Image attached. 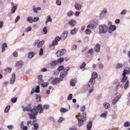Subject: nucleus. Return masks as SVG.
Instances as JSON below:
<instances>
[{
    "label": "nucleus",
    "mask_w": 130,
    "mask_h": 130,
    "mask_svg": "<svg viewBox=\"0 0 130 130\" xmlns=\"http://www.w3.org/2000/svg\"><path fill=\"white\" fill-rule=\"evenodd\" d=\"M48 84V83L47 82L46 83H43V82L41 84V85L43 87H46Z\"/></svg>",
    "instance_id": "e433bc0d"
},
{
    "label": "nucleus",
    "mask_w": 130,
    "mask_h": 130,
    "mask_svg": "<svg viewBox=\"0 0 130 130\" xmlns=\"http://www.w3.org/2000/svg\"><path fill=\"white\" fill-rule=\"evenodd\" d=\"M64 67L62 65L60 66H59L57 69L58 70L59 72H60V71L62 70H63L64 69Z\"/></svg>",
    "instance_id": "f704fd0d"
},
{
    "label": "nucleus",
    "mask_w": 130,
    "mask_h": 130,
    "mask_svg": "<svg viewBox=\"0 0 130 130\" xmlns=\"http://www.w3.org/2000/svg\"><path fill=\"white\" fill-rule=\"evenodd\" d=\"M40 87L39 86H37L36 87V89L35 90V92L36 93H39L40 92Z\"/></svg>",
    "instance_id": "a18cd8bd"
},
{
    "label": "nucleus",
    "mask_w": 130,
    "mask_h": 130,
    "mask_svg": "<svg viewBox=\"0 0 130 130\" xmlns=\"http://www.w3.org/2000/svg\"><path fill=\"white\" fill-rule=\"evenodd\" d=\"M13 56L15 57H17L18 54L17 52L16 51H15L14 52L13 54Z\"/></svg>",
    "instance_id": "774afa93"
},
{
    "label": "nucleus",
    "mask_w": 130,
    "mask_h": 130,
    "mask_svg": "<svg viewBox=\"0 0 130 130\" xmlns=\"http://www.w3.org/2000/svg\"><path fill=\"white\" fill-rule=\"evenodd\" d=\"M89 40V38L88 37H86L84 38V42H87Z\"/></svg>",
    "instance_id": "680f3d73"
},
{
    "label": "nucleus",
    "mask_w": 130,
    "mask_h": 130,
    "mask_svg": "<svg viewBox=\"0 0 130 130\" xmlns=\"http://www.w3.org/2000/svg\"><path fill=\"white\" fill-rule=\"evenodd\" d=\"M15 74L14 73H13L12 74V77L10 80V84H13L15 82Z\"/></svg>",
    "instance_id": "4468645a"
},
{
    "label": "nucleus",
    "mask_w": 130,
    "mask_h": 130,
    "mask_svg": "<svg viewBox=\"0 0 130 130\" xmlns=\"http://www.w3.org/2000/svg\"><path fill=\"white\" fill-rule=\"evenodd\" d=\"M32 10L35 13H37V8H35V6H33Z\"/></svg>",
    "instance_id": "4d7b16f0"
},
{
    "label": "nucleus",
    "mask_w": 130,
    "mask_h": 130,
    "mask_svg": "<svg viewBox=\"0 0 130 130\" xmlns=\"http://www.w3.org/2000/svg\"><path fill=\"white\" fill-rule=\"evenodd\" d=\"M14 127L12 125H9L7 126L8 128L10 130L14 128Z\"/></svg>",
    "instance_id": "de8ad7c7"
},
{
    "label": "nucleus",
    "mask_w": 130,
    "mask_h": 130,
    "mask_svg": "<svg viewBox=\"0 0 130 130\" xmlns=\"http://www.w3.org/2000/svg\"><path fill=\"white\" fill-rule=\"evenodd\" d=\"M116 26L115 25L111 26L108 28V32L110 33H111L113 31H114L116 29Z\"/></svg>",
    "instance_id": "ddd939ff"
},
{
    "label": "nucleus",
    "mask_w": 130,
    "mask_h": 130,
    "mask_svg": "<svg viewBox=\"0 0 130 130\" xmlns=\"http://www.w3.org/2000/svg\"><path fill=\"white\" fill-rule=\"evenodd\" d=\"M101 49V45L99 44H96L95 46L94 49L95 51L97 53L100 52Z\"/></svg>",
    "instance_id": "2eb2a0df"
},
{
    "label": "nucleus",
    "mask_w": 130,
    "mask_h": 130,
    "mask_svg": "<svg viewBox=\"0 0 130 130\" xmlns=\"http://www.w3.org/2000/svg\"><path fill=\"white\" fill-rule=\"evenodd\" d=\"M95 83V79L94 78H91L89 82L88 83L87 86L89 87H92L94 84Z\"/></svg>",
    "instance_id": "9b49d317"
},
{
    "label": "nucleus",
    "mask_w": 130,
    "mask_h": 130,
    "mask_svg": "<svg viewBox=\"0 0 130 130\" xmlns=\"http://www.w3.org/2000/svg\"><path fill=\"white\" fill-rule=\"evenodd\" d=\"M43 53V50L42 48H41L39 50V55L40 56H42Z\"/></svg>",
    "instance_id": "49530a36"
},
{
    "label": "nucleus",
    "mask_w": 130,
    "mask_h": 130,
    "mask_svg": "<svg viewBox=\"0 0 130 130\" xmlns=\"http://www.w3.org/2000/svg\"><path fill=\"white\" fill-rule=\"evenodd\" d=\"M107 12V10L106 9L104 8L103 10L101 11L100 14V18L101 19H102L104 17V14Z\"/></svg>",
    "instance_id": "f8f14e48"
},
{
    "label": "nucleus",
    "mask_w": 130,
    "mask_h": 130,
    "mask_svg": "<svg viewBox=\"0 0 130 130\" xmlns=\"http://www.w3.org/2000/svg\"><path fill=\"white\" fill-rule=\"evenodd\" d=\"M82 118L78 119V126L80 127L83 124L84 122H85L86 120V113L85 112L82 113L81 115Z\"/></svg>",
    "instance_id": "20e7f679"
},
{
    "label": "nucleus",
    "mask_w": 130,
    "mask_h": 130,
    "mask_svg": "<svg viewBox=\"0 0 130 130\" xmlns=\"http://www.w3.org/2000/svg\"><path fill=\"white\" fill-rule=\"evenodd\" d=\"M91 32V31L90 29H87L85 31V34L87 35H89Z\"/></svg>",
    "instance_id": "a19ab883"
},
{
    "label": "nucleus",
    "mask_w": 130,
    "mask_h": 130,
    "mask_svg": "<svg viewBox=\"0 0 130 130\" xmlns=\"http://www.w3.org/2000/svg\"><path fill=\"white\" fill-rule=\"evenodd\" d=\"M130 125V123L128 121H127L124 122L123 125L125 127L129 126Z\"/></svg>",
    "instance_id": "79ce46f5"
},
{
    "label": "nucleus",
    "mask_w": 130,
    "mask_h": 130,
    "mask_svg": "<svg viewBox=\"0 0 130 130\" xmlns=\"http://www.w3.org/2000/svg\"><path fill=\"white\" fill-rule=\"evenodd\" d=\"M34 56L33 52H31L29 53L28 55V57L29 58L31 59Z\"/></svg>",
    "instance_id": "7c9ffc66"
},
{
    "label": "nucleus",
    "mask_w": 130,
    "mask_h": 130,
    "mask_svg": "<svg viewBox=\"0 0 130 130\" xmlns=\"http://www.w3.org/2000/svg\"><path fill=\"white\" fill-rule=\"evenodd\" d=\"M75 80H72L70 82V84L72 86H74L75 85Z\"/></svg>",
    "instance_id": "37998d69"
},
{
    "label": "nucleus",
    "mask_w": 130,
    "mask_h": 130,
    "mask_svg": "<svg viewBox=\"0 0 130 130\" xmlns=\"http://www.w3.org/2000/svg\"><path fill=\"white\" fill-rule=\"evenodd\" d=\"M108 27L105 24L100 25H99V32L100 34H105L108 31Z\"/></svg>",
    "instance_id": "7ed1b4c3"
},
{
    "label": "nucleus",
    "mask_w": 130,
    "mask_h": 130,
    "mask_svg": "<svg viewBox=\"0 0 130 130\" xmlns=\"http://www.w3.org/2000/svg\"><path fill=\"white\" fill-rule=\"evenodd\" d=\"M92 121H90L87 123V127L88 130H90L92 126Z\"/></svg>",
    "instance_id": "6ab92c4d"
},
{
    "label": "nucleus",
    "mask_w": 130,
    "mask_h": 130,
    "mask_svg": "<svg viewBox=\"0 0 130 130\" xmlns=\"http://www.w3.org/2000/svg\"><path fill=\"white\" fill-rule=\"evenodd\" d=\"M67 72H65L63 70L60 73L59 77L60 78H63L67 75Z\"/></svg>",
    "instance_id": "aec40b11"
},
{
    "label": "nucleus",
    "mask_w": 130,
    "mask_h": 130,
    "mask_svg": "<svg viewBox=\"0 0 130 130\" xmlns=\"http://www.w3.org/2000/svg\"><path fill=\"white\" fill-rule=\"evenodd\" d=\"M23 64V62L22 60L18 61L16 63L15 66L18 68H21Z\"/></svg>",
    "instance_id": "f3484780"
},
{
    "label": "nucleus",
    "mask_w": 130,
    "mask_h": 130,
    "mask_svg": "<svg viewBox=\"0 0 130 130\" xmlns=\"http://www.w3.org/2000/svg\"><path fill=\"white\" fill-rule=\"evenodd\" d=\"M77 31V29L76 28H75L71 31L70 33L72 35H74L76 34Z\"/></svg>",
    "instance_id": "b1692460"
},
{
    "label": "nucleus",
    "mask_w": 130,
    "mask_h": 130,
    "mask_svg": "<svg viewBox=\"0 0 130 130\" xmlns=\"http://www.w3.org/2000/svg\"><path fill=\"white\" fill-rule=\"evenodd\" d=\"M66 52V51L64 49H61L58 50L56 53V54L57 57H60L63 56Z\"/></svg>",
    "instance_id": "423d86ee"
},
{
    "label": "nucleus",
    "mask_w": 130,
    "mask_h": 130,
    "mask_svg": "<svg viewBox=\"0 0 130 130\" xmlns=\"http://www.w3.org/2000/svg\"><path fill=\"white\" fill-rule=\"evenodd\" d=\"M95 27V25L93 24H91L88 25L87 26V28H89L92 29H93Z\"/></svg>",
    "instance_id": "2f4dec72"
},
{
    "label": "nucleus",
    "mask_w": 130,
    "mask_h": 130,
    "mask_svg": "<svg viewBox=\"0 0 130 130\" xmlns=\"http://www.w3.org/2000/svg\"><path fill=\"white\" fill-rule=\"evenodd\" d=\"M98 77V74L95 72H93L92 74V78L95 79Z\"/></svg>",
    "instance_id": "a878e982"
},
{
    "label": "nucleus",
    "mask_w": 130,
    "mask_h": 130,
    "mask_svg": "<svg viewBox=\"0 0 130 130\" xmlns=\"http://www.w3.org/2000/svg\"><path fill=\"white\" fill-rule=\"evenodd\" d=\"M64 120V118L63 117H61L58 120V122L59 123H60L62 121Z\"/></svg>",
    "instance_id": "052dcab7"
},
{
    "label": "nucleus",
    "mask_w": 130,
    "mask_h": 130,
    "mask_svg": "<svg viewBox=\"0 0 130 130\" xmlns=\"http://www.w3.org/2000/svg\"><path fill=\"white\" fill-rule=\"evenodd\" d=\"M44 42L45 41L44 40H42L40 41V40H39V42L38 44L37 45V47H38L39 48L42 46L44 43Z\"/></svg>",
    "instance_id": "4be33fe9"
},
{
    "label": "nucleus",
    "mask_w": 130,
    "mask_h": 130,
    "mask_svg": "<svg viewBox=\"0 0 130 130\" xmlns=\"http://www.w3.org/2000/svg\"><path fill=\"white\" fill-rule=\"evenodd\" d=\"M86 66V63L85 62H84L83 63L82 65L80 66L79 68L80 69L84 68Z\"/></svg>",
    "instance_id": "8fccbe9b"
},
{
    "label": "nucleus",
    "mask_w": 130,
    "mask_h": 130,
    "mask_svg": "<svg viewBox=\"0 0 130 130\" xmlns=\"http://www.w3.org/2000/svg\"><path fill=\"white\" fill-rule=\"evenodd\" d=\"M69 24L72 26L74 27L75 24V21L73 19H70L69 21Z\"/></svg>",
    "instance_id": "a211bd4d"
},
{
    "label": "nucleus",
    "mask_w": 130,
    "mask_h": 130,
    "mask_svg": "<svg viewBox=\"0 0 130 130\" xmlns=\"http://www.w3.org/2000/svg\"><path fill=\"white\" fill-rule=\"evenodd\" d=\"M93 49L92 48H91L89 49L87 52V53L88 54H92L93 53Z\"/></svg>",
    "instance_id": "c9c22d12"
},
{
    "label": "nucleus",
    "mask_w": 130,
    "mask_h": 130,
    "mask_svg": "<svg viewBox=\"0 0 130 130\" xmlns=\"http://www.w3.org/2000/svg\"><path fill=\"white\" fill-rule=\"evenodd\" d=\"M63 79L60 78H56L53 79L51 83L53 85H55L60 83V81H62Z\"/></svg>",
    "instance_id": "1a4fd4ad"
},
{
    "label": "nucleus",
    "mask_w": 130,
    "mask_h": 130,
    "mask_svg": "<svg viewBox=\"0 0 130 130\" xmlns=\"http://www.w3.org/2000/svg\"><path fill=\"white\" fill-rule=\"evenodd\" d=\"M72 95H73L72 94H69L67 97V100H71L72 99Z\"/></svg>",
    "instance_id": "6e6d98bb"
},
{
    "label": "nucleus",
    "mask_w": 130,
    "mask_h": 130,
    "mask_svg": "<svg viewBox=\"0 0 130 130\" xmlns=\"http://www.w3.org/2000/svg\"><path fill=\"white\" fill-rule=\"evenodd\" d=\"M98 67L99 69H103L104 67L103 64L102 63H100L98 65Z\"/></svg>",
    "instance_id": "09e8293b"
},
{
    "label": "nucleus",
    "mask_w": 130,
    "mask_h": 130,
    "mask_svg": "<svg viewBox=\"0 0 130 130\" xmlns=\"http://www.w3.org/2000/svg\"><path fill=\"white\" fill-rule=\"evenodd\" d=\"M61 2L60 0H57L56 1V4L58 5H61Z\"/></svg>",
    "instance_id": "3c124183"
},
{
    "label": "nucleus",
    "mask_w": 130,
    "mask_h": 130,
    "mask_svg": "<svg viewBox=\"0 0 130 130\" xmlns=\"http://www.w3.org/2000/svg\"><path fill=\"white\" fill-rule=\"evenodd\" d=\"M121 96V94H119L118 96H117L116 98H115L112 100V103L113 104H115L118 100L120 98V97Z\"/></svg>",
    "instance_id": "dca6fc26"
},
{
    "label": "nucleus",
    "mask_w": 130,
    "mask_h": 130,
    "mask_svg": "<svg viewBox=\"0 0 130 130\" xmlns=\"http://www.w3.org/2000/svg\"><path fill=\"white\" fill-rule=\"evenodd\" d=\"M103 106L106 109H108L109 108L110 105L108 103L105 102L104 103Z\"/></svg>",
    "instance_id": "bb28decb"
},
{
    "label": "nucleus",
    "mask_w": 130,
    "mask_h": 130,
    "mask_svg": "<svg viewBox=\"0 0 130 130\" xmlns=\"http://www.w3.org/2000/svg\"><path fill=\"white\" fill-rule=\"evenodd\" d=\"M27 21L30 23H32L33 22V20L32 17L30 16L28 17L27 19Z\"/></svg>",
    "instance_id": "473e14b6"
},
{
    "label": "nucleus",
    "mask_w": 130,
    "mask_h": 130,
    "mask_svg": "<svg viewBox=\"0 0 130 130\" xmlns=\"http://www.w3.org/2000/svg\"><path fill=\"white\" fill-rule=\"evenodd\" d=\"M64 60V59L63 58H60L57 60L58 62V63H61L63 62Z\"/></svg>",
    "instance_id": "ea45409f"
},
{
    "label": "nucleus",
    "mask_w": 130,
    "mask_h": 130,
    "mask_svg": "<svg viewBox=\"0 0 130 130\" xmlns=\"http://www.w3.org/2000/svg\"><path fill=\"white\" fill-rule=\"evenodd\" d=\"M43 108L45 109H47L49 108V107L48 105H44L43 106Z\"/></svg>",
    "instance_id": "603ef678"
},
{
    "label": "nucleus",
    "mask_w": 130,
    "mask_h": 130,
    "mask_svg": "<svg viewBox=\"0 0 130 130\" xmlns=\"http://www.w3.org/2000/svg\"><path fill=\"white\" fill-rule=\"evenodd\" d=\"M129 81L127 80L125 84L123 86V84H121L120 82H119L118 84L116 85V88L114 89V90L115 91H117L119 90L120 89H121L123 88L124 87V89L126 90L127 89L129 85Z\"/></svg>",
    "instance_id": "f03ea898"
},
{
    "label": "nucleus",
    "mask_w": 130,
    "mask_h": 130,
    "mask_svg": "<svg viewBox=\"0 0 130 130\" xmlns=\"http://www.w3.org/2000/svg\"><path fill=\"white\" fill-rule=\"evenodd\" d=\"M39 18L38 17H36L34 18L33 20V21L36 22L39 20Z\"/></svg>",
    "instance_id": "13d9d810"
},
{
    "label": "nucleus",
    "mask_w": 130,
    "mask_h": 130,
    "mask_svg": "<svg viewBox=\"0 0 130 130\" xmlns=\"http://www.w3.org/2000/svg\"><path fill=\"white\" fill-rule=\"evenodd\" d=\"M68 32L67 31H65L63 32L61 37H60L59 36H57L55 38H56L57 40H58V41L60 40L62 41L64 40L67 38L68 36Z\"/></svg>",
    "instance_id": "39448f33"
},
{
    "label": "nucleus",
    "mask_w": 130,
    "mask_h": 130,
    "mask_svg": "<svg viewBox=\"0 0 130 130\" xmlns=\"http://www.w3.org/2000/svg\"><path fill=\"white\" fill-rule=\"evenodd\" d=\"M42 105L41 104H38L36 107L37 112L39 113H42L43 111V108L42 107Z\"/></svg>",
    "instance_id": "6e6552de"
},
{
    "label": "nucleus",
    "mask_w": 130,
    "mask_h": 130,
    "mask_svg": "<svg viewBox=\"0 0 130 130\" xmlns=\"http://www.w3.org/2000/svg\"><path fill=\"white\" fill-rule=\"evenodd\" d=\"M74 6L75 9L78 11L80 10L82 8V6L81 4L79 3H75Z\"/></svg>",
    "instance_id": "9d476101"
},
{
    "label": "nucleus",
    "mask_w": 130,
    "mask_h": 130,
    "mask_svg": "<svg viewBox=\"0 0 130 130\" xmlns=\"http://www.w3.org/2000/svg\"><path fill=\"white\" fill-rule=\"evenodd\" d=\"M31 27L29 26L26 29L25 31L26 32H28L29 31H31Z\"/></svg>",
    "instance_id": "864d4df0"
},
{
    "label": "nucleus",
    "mask_w": 130,
    "mask_h": 130,
    "mask_svg": "<svg viewBox=\"0 0 130 130\" xmlns=\"http://www.w3.org/2000/svg\"><path fill=\"white\" fill-rule=\"evenodd\" d=\"M36 101L38 103H39L41 101V98L40 95L38 94L36 95Z\"/></svg>",
    "instance_id": "cd10ccee"
},
{
    "label": "nucleus",
    "mask_w": 130,
    "mask_h": 130,
    "mask_svg": "<svg viewBox=\"0 0 130 130\" xmlns=\"http://www.w3.org/2000/svg\"><path fill=\"white\" fill-rule=\"evenodd\" d=\"M17 98H12L11 99V102L13 103H15L16 102Z\"/></svg>",
    "instance_id": "69168bd1"
},
{
    "label": "nucleus",
    "mask_w": 130,
    "mask_h": 130,
    "mask_svg": "<svg viewBox=\"0 0 130 130\" xmlns=\"http://www.w3.org/2000/svg\"><path fill=\"white\" fill-rule=\"evenodd\" d=\"M77 46L76 45H73L72 47V50L73 51L74 50H76L77 49Z\"/></svg>",
    "instance_id": "e2e57ef3"
},
{
    "label": "nucleus",
    "mask_w": 130,
    "mask_h": 130,
    "mask_svg": "<svg viewBox=\"0 0 130 130\" xmlns=\"http://www.w3.org/2000/svg\"><path fill=\"white\" fill-rule=\"evenodd\" d=\"M58 64V62L57 60L52 61L50 64V65L52 67L55 66Z\"/></svg>",
    "instance_id": "5701e85b"
},
{
    "label": "nucleus",
    "mask_w": 130,
    "mask_h": 130,
    "mask_svg": "<svg viewBox=\"0 0 130 130\" xmlns=\"http://www.w3.org/2000/svg\"><path fill=\"white\" fill-rule=\"evenodd\" d=\"M85 109V106H83L81 108L80 111L82 112H83L84 111Z\"/></svg>",
    "instance_id": "0e129e2a"
},
{
    "label": "nucleus",
    "mask_w": 130,
    "mask_h": 130,
    "mask_svg": "<svg viewBox=\"0 0 130 130\" xmlns=\"http://www.w3.org/2000/svg\"><path fill=\"white\" fill-rule=\"evenodd\" d=\"M107 112L106 111L105 112V113H103L102 115H101V117L104 118H106V116L107 115Z\"/></svg>",
    "instance_id": "4c0bfd02"
},
{
    "label": "nucleus",
    "mask_w": 130,
    "mask_h": 130,
    "mask_svg": "<svg viewBox=\"0 0 130 130\" xmlns=\"http://www.w3.org/2000/svg\"><path fill=\"white\" fill-rule=\"evenodd\" d=\"M68 110L67 109H66L63 108H62L60 110V112L62 113H64L68 111Z\"/></svg>",
    "instance_id": "72a5a7b5"
},
{
    "label": "nucleus",
    "mask_w": 130,
    "mask_h": 130,
    "mask_svg": "<svg viewBox=\"0 0 130 130\" xmlns=\"http://www.w3.org/2000/svg\"><path fill=\"white\" fill-rule=\"evenodd\" d=\"M39 42V40H36L34 43H33V45L34 46H36L38 44Z\"/></svg>",
    "instance_id": "bf43d9fd"
},
{
    "label": "nucleus",
    "mask_w": 130,
    "mask_h": 130,
    "mask_svg": "<svg viewBox=\"0 0 130 130\" xmlns=\"http://www.w3.org/2000/svg\"><path fill=\"white\" fill-rule=\"evenodd\" d=\"M74 14V12L71 10L69 11L67 13V15L69 17H70Z\"/></svg>",
    "instance_id": "c756f323"
},
{
    "label": "nucleus",
    "mask_w": 130,
    "mask_h": 130,
    "mask_svg": "<svg viewBox=\"0 0 130 130\" xmlns=\"http://www.w3.org/2000/svg\"><path fill=\"white\" fill-rule=\"evenodd\" d=\"M27 111L30 112L31 113L29 114V118L31 119L34 120L36 118V116L38 115V112L36 108H32L30 107L27 108Z\"/></svg>",
    "instance_id": "f257e3e1"
},
{
    "label": "nucleus",
    "mask_w": 130,
    "mask_h": 130,
    "mask_svg": "<svg viewBox=\"0 0 130 130\" xmlns=\"http://www.w3.org/2000/svg\"><path fill=\"white\" fill-rule=\"evenodd\" d=\"M112 119L113 120H115L117 118V116L115 114H113L111 116Z\"/></svg>",
    "instance_id": "338daca9"
},
{
    "label": "nucleus",
    "mask_w": 130,
    "mask_h": 130,
    "mask_svg": "<svg viewBox=\"0 0 130 130\" xmlns=\"http://www.w3.org/2000/svg\"><path fill=\"white\" fill-rule=\"evenodd\" d=\"M12 68H8L5 69V71L9 73H10L11 71Z\"/></svg>",
    "instance_id": "c03bdc74"
},
{
    "label": "nucleus",
    "mask_w": 130,
    "mask_h": 130,
    "mask_svg": "<svg viewBox=\"0 0 130 130\" xmlns=\"http://www.w3.org/2000/svg\"><path fill=\"white\" fill-rule=\"evenodd\" d=\"M17 6H14L11 9V13L12 14L14 13L17 9Z\"/></svg>",
    "instance_id": "c85d7f7f"
},
{
    "label": "nucleus",
    "mask_w": 130,
    "mask_h": 130,
    "mask_svg": "<svg viewBox=\"0 0 130 130\" xmlns=\"http://www.w3.org/2000/svg\"><path fill=\"white\" fill-rule=\"evenodd\" d=\"M123 67V65L122 63H118L116 64V68L117 69H122Z\"/></svg>",
    "instance_id": "412c9836"
},
{
    "label": "nucleus",
    "mask_w": 130,
    "mask_h": 130,
    "mask_svg": "<svg viewBox=\"0 0 130 130\" xmlns=\"http://www.w3.org/2000/svg\"><path fill=\"white\" fill-rule=\"evenodd\" d=\"M127 79V76H123L122 78L121 79V82L122 83V84H124L125 82H126Z\"/></svg>",
    "instance_id": "393cba45"
},
{
    "label": "nucleus",
    "mask_w": 130,
    "mask_h": 130,
    "mask_svg": "<svg viewBox=\"0 0 130 130\" xmlns=\"http://www.w3.org/2000/svg\"><path fill=\"white\" fill-rule=\"evenodd\" d=\"M34 129H37L39 127L38 124V123H35L34 124Z\"/></svg>",
    "instance_id": "5fc2aeb1"
},
{
    "label": "nucleus",
    "mask_w": 130,
    "mask_h": 130,
    "mask_svg": "<svg viewBox=\"0 0 130 130\" xmlns=\"http://www.w3.org/2000/svg\"><path fill=\"white\" fill-rule=\"evenodd\" d=\"M10 106L9 105L8 106H6V107L5 109V112L6 113L8 112L9 111L10 108Z\"/></svg>",
    "instance_id": "58836bf2"
},
{
    "label": "nucleus",
    "mask_w": 130,
    "mask_h": 130,
    "mask_svg": "<svg viewBox=\"0 0 130 130\" xmlns=\"http://www.w3.org/2000/svg\"><path fill=\"white\" fill-rule=\"evenodd\" d=\"M58 40H57L56 38H55L54 40H53L52 44H50L49 46L50 48L52 50H54L55 49L54 46L57 45L58 44Z\"/></svg>",
    "instance_id": "0eeeda50"
}]
</instances>
